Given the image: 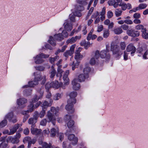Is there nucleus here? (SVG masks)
I'll return each instance as SVG.
<instances>
[{
	"mask_svg": "<svg viewBox=\"0 0 148 148\" xmlns=\"http://www.w3.org/2000/svg\"><path fill=\"white\" fill-rule=\"evenodd\" d=\"M38 56L40 57L41 58H46L49 57V55L45 54L43 53H41L38 54Z\"/></svg>",
	"mask_w": 148,
	"mask_h": 148,
	"instance_id": "40",
	"label": "nucleus"
},
{
	"mask_svg": "<svg viewBox=\"0 0 148 148\" xmlns=\"http://www.w3.org/2000/svg\"><path fill=\"white\" fill-rule=\"evenodd\" d=\"M47 109H44L42 108V110L40 111L39 114V117L40 118H42L46 114V111Z\"/></svg>",
	"mask_w": 148,
	"mask_h": 148,
	"instance_id": "36",
	"label": "nucleus"
},
{
	"mask_svg": "<svg viewBox=\"0 0 148 148\" xmlns=\"http://www.w3.org/2000/svg\"><path fill=\"white\" fill-rule=\"evenodd\" d=\"M100 55V54L99 53V51L98 50H97L95 52V58L96 59H98L99 57V56Z\"/></svg>",
	"mask_w": 148,
	"mask_h": 148,
	"instance_id": "54",
	"label": "nucleus"
},
{
	"mask_svg": "<svg viewBox=\"0 0 148 148\" xmlns=\"http://www.w3.org/2000/svg\"><path fill=\"white\" fill-rule=\"evenodd\" d=\"M77 95V93L76 91H72L70 92L69 94V96L70 98L69 99H71L72 102L73 101V99L75 100V103L76 102V100L75 97Z\"/></svg>",
	"mask_w": 148,
	"mask_h": 148,
	"instance_id": "20",
	"label": "nucleus"
},
{
	"mask_svg": "<svg viewBox=\"0 0 148 148\" xmlns=\"http://www.w3.org/2000/svg\"><path fill=\"white\" fill-rule=\"evenodd\" d=\"M46 80L45 75L43 76L39 75L36 77L33 81H29L28 82V85L23 86L24 88H26L29 87H34L35 86L37 85L38 84V82L41 81V84L43 85L45 84Z\"/></svg>",
	"mask_w": 148,
	"mask_h": 148,
	"instance_id": "1",
	"label": "nucleus"
},
{
	"mask_svg": "<svg viewBox=\"0 0 148 148\" xmlns=\"http://www.w3.org/2000/svg\"><path fill=\"white\" fill-rule=\"evenodd\" d=\"M51 84L52 87L58 88L62 86V83H59L58 81H55L54 82H51Z\"/></svg>",
	"mask_w": 148,
	"mask_h": 148,
	"instance_id": "22",
	"label": "nucleus"
},
{
	"mask_svg": "<svg viewBox=\"0 0 148 148\" xmlns=\"http://www.w3.org/2000/svg\"><path fill=\"white\" fill-rule=\"evenodd\" d=\"M126 50L128 52L132 51L131 54L134 53L136 51V49L132 44H129L127 47Z\"/></svg>",
	"mask_w": 148,
	"mask_h": 148,
	"instance_id": "12",
	"label": "nucleus"
},
{
	"mask_svg": "<svg viewBox=\"0 0 148 148\" xmlns=\"http://www.w3.org/2000/svg\"><path fill=\"white\" fill-rule=\"evenodd\" d=\"M81 37L80 36H76L75 37H72L71 39H68L66 41L67 43H72L75 42L77 39L80 38Z\"/></svg>",
	"mask_w": 148,
	"mask_h": 148,
	"instance_id": "23",
	"label": "nucleus"
},
{
	"mask_svg": "<svg viewBox=\"0 0 148 148\" xmlns=\"http://www.w3.org/2000/svg\"><path fill=\"white\" fill-rule=\"evenodd\" d=\"M88 75H84L83 74H80L78 77V80L79 82H81L84 81L85 79L88 78Z\"/></svg>",
	"mask_w": 148,
	"mask_h": 148,
	"instance_id": "21",
	"label": "nucleus"
},
{
	"mask_svg": "<svg viewBox=\"0 0 148 148\" xmlns=\"http://www.w3.org/2000/svg\"><path fill=\"white\" fill-rule=\"evenodd\" d=\"M8 142L3 141L0 144V148H8Z\"/></svg>",
	"mask_w": 148,
	"mask_h": 148,
	"instance_id": "30",
	"label": "nucleus"
},
{
	"mask_svg": "<svg viewBox=\"0 0 148 148\" xmlns=\"http://www.w3.org/2000/svg\"><path fill=\"white\" fill-rule=\"evenodd\" d=\"M63 37H66L68 36V33L66 31V30H64L62 31V33L61 34Z\"/></svg>",
	"mask_w": 148,
	"mask_h": 148,
	"instance_id": "55",
	"label": "nucleus"
},
{
	"mask_svg": "<svg viewBox=\"0 0 148 148\" xmlns=\"http://www.w3.org/2000/svg\"><path fill=\"white\" fill-rule=\"evenodd\" d=\"M59 110V107H57L56 108L54 107H52L51 108V110L50 111L52 113V114H53L54 115L55 114L56 115L57 113L58 112Z\"/></svg>",
	"mask_w": 148,
	"mask_h": 148,
	"instance_id": "27",
	"label": "nucleus"
},
{
	"mask_svg": "<svg viewBox=\"0 0 148 148\" xmlns=\"http://www.w3.org/2000/svg\"><path fill=\"white\" fill-rule=\"evenodd\" d=\"M75 45H72L70 47V50L66 51L64 54V56L68 58L69 56H71L74 53Z\"/></svg>",
	"mask_w": 148,
	"mask_h": 148,
	"instance_id": "7",
	"label": "nucleus"
},
{
	"mask_svg": "<svg viewBox=\"0 0 148 148\" xmlns=\"http://www.w3.org/2000/svg\"><path fill=\"white\" fill-rule=\"evenodd\" d=\"M127 34L129 36L133 37L138 36L140 35L139 31H136L133 29H129L127 30Z\"/></svg>",
	"mask_w": 148,
	"mask_h": 148,
	"instance_id": "5",
	"label": "nucleus"
},
{
	"mask_svg": "<svg viewBox=\"0 0 148 148\" xmlns=\"http://www.w3.org/2000/svg\"><path fill=\"white\" fill-rule=\"evenodd\" d=\"M61 95L60 94L57 93L54 96L53 99L55 100H58L61 98Z\"/></svg>",
	"mask_w": 148,
	"mask_h": 148,
	"instance_id": "47",
	"label": "nucleus"
},
{
	"mask_svg": "<svg viewBox=\"0 0 148 148\" xmlns=\"http://www.w3.org/2000/svg\"><path fill=\"white\" fill-rule=\"evenodd\" d=\"M140 17V14L139 13H135L133 15V17L135 18H139Z\"/></svg>",
	"mask_w": 148,
	"mask_h": 148,
	"instance_id": "61",
	"label": "nucleus"
},
{
	"mask_svg": "<svg viewBox=\"0 0 148 148\" xmlns=\"http://www.w3.org/2000/svg\"><path fill=\"white\" fill-rule=\"evenodd\" d=\"M69 73V71L68 70H66L65 72V73L64 75L63 78V80L65 81L66 80L67 82H65L64 84L67 85L68 84L69 79L68 78V76Z\"/></svg>",
	"mask_w": 148,
	"mask_h": 148,
	"instance_id": "25",
	"label": "nucleus"
},
{
	"mask_svg": "<svg viewBox=\"0 0 148 148\" xmlns=\"http://www.w3.org/2000/svg\"><path fill=\"white\" fill-rule=\"evenodd\" d=\"M40 106L45 110L47 109L48 107L50 106L49 103L47 101H45L43 103H41Z\"/></svg>",
	"mask_w": 148,
	"mask_h": 148,
	"instance_id": "29",
	"label": "nucleus"
},
{
	"mask_svg": "<svg viewBox=\"0 0 148 148\" xmlns=\"http://www.w3.org/2000/svg\"><path fill=\"white\" fill-rule=\"evenodd\" d=\"M63 72L64 71L60 68V66H59V67H58L57 69V72L56 74V76L57 77H59L60 79L62 77V74L63 73Z\"/></svg>",
	"mask_w": 148,
	"mask_h": 148,
	"instance_id": "28",
	"label": "nucleus"
},
{
	"mask_svg": "<svg viewBox=\"0 0 148 148\" xmlns=\"http://www.w3.org/2000/svg\"><path fill=\"white\" fill-rule=\"evenodd\" d=\"M41 95L36 94L32 99V101L33 103H34L37 101L38 99H41L42 97V93L41 92Z\"/></svg>",
	"mask_w": 148,
	"mask_h": 148,
	"instance_id": "19",
	"label": "nucleus"
},
{
	"mask_svg": "<svg viewBox=\"0 0 148 148\" xmlns=\"http://www.w3.org/2000/svg\"><path fill=\"white\" fill-rule=\"evenodd\" d=\"M121 28H122L124 30H128L129 28V26L126 25H123L121 26Z\"/></svg>",
	"mask_w": 148,
	"mask_h": 148,
	"instance_id": "59",
	"label": "nucleus"
},
{
	"mask_svg": "<svg viewBox=\"0 0 148 148\" xmlns=\"http://www.w3.org/2000/svg\"><path fill=\"white\" fill-rule=\"evenodd\" d=\"M111 51H112L113 54L116 55V57L121 56L123 53L119 49L117 45H111Z\"/></svg>",
	"mask_w": 148,
	"mask_h": 148,
	"instance_id": "4",
	"label": "nucleus"
},
{
	"mask_svg": "<svg viewBox=\"0 0 148 148\" xmlns=\"http://www.w3.org/2000/svg\"><path fill=\"white\" fill-rule=\"evenodd\" d=\"M63 148H72L71 143L68 144L67 142H64L62 144Z\"/></svg>",
	"mask_w": 148,
	"mask_h": 148,
	"instance_id": "33",
	"label": "nucleus"
},
{
	"mask_svg": "<svg viewBox=\"0 0 148 148\" xmlns=\"http://www.w3.org/2000/svg\"><path fill=\"white\" fill-rule=\"evenodd\" d=\"M57 136L59 137L60 140L61 141L64 138V134L62 133H60L58 132V133L57 134Z\"/></svg>",
	"mask_w": 148,
	"mask_h": 148,
	"instance_id": "49",
	"label": "nucleus"
},
{
	"mask_svg": "<svg viewBox=\"0 0 148 148\" xmlns=\"http://www.w3.org/2000/svg\"><path fill=\"white\" fill-rule=\"evenodd\" d=\"M147 5L146 4L140 3L139 4L138 7L140 10L145 9L147 7Z\"/></svg>",
	"mask_w": 148,
	"mask_h": 148,
	"instance_id": "44",
	"label": "nucleus"
},
{
	"mask_svg": "<svg viewBox=\"0 0 148 148\" xmlns=\"http://www.w3.org/2000/svg\"><path fill=\"white\" fill-rule=\"evenodd\" d=\"M7 121L6 119H4L0 123V126L2 127H4L7 125Z\"/></svg>",
	"mask_w": 148,
	"mask_h": 148,
	"instance_id": "37",
	"label": "nucleus"
},
{
	"mask_svg": "<svg viewBox=\"0 0 148 148\" xmlns=\"http://www.w3.org/2000/svg\"><path fill=\"white\" fill-rule=\"evenodd\" d=\"M52 87L51 82H48L45 85V88L47 92H49V89Z\"/></svg>",
	"mask_w": 148,
	"mask_h": 148,
	"instance_id": "38",
	"label": "nucleus"
},
{
	"mask_svg": "<svg viewBox=\"0 0 148 148\" xmlns=\"http://www.w3.org/2000/svg\"><path fill=\"white\" fill-rule=\"evenodd\" d=\"M77 2L80 4L83 5H86L87 4V3L85 1L78 0Z\"/></svg>",
	"mask_w": 148,
	"mask_h": 148,
	"instance_id": "57",
	"label": "nucleus"
},
{
	"mask_svg": "<svg viewBox=\"0 0 148 148\" xmlns=\"http://www.w3.org/2000/svg\"><path fill=\"white\" fill-rule=\"evenodd\" d=\"M38 117V114L37 113L33 118H30L29 119L28 123L29 124H32L31 127H34L35 126V124L37 122Z\"/></svg>",
	"mask_w": 148,
	"mask_h": 148,
	"instance_id": "6",
	"label": "nucleus"
},
{
	"mask_svg": "<svg viewBox=\"0 0 148 148\" xmlns=\"http://www.w3.org/2000/svg\"><path fill=\"white\" fill-rule=\"evenodd\" d=\"M72 132V130L70 129L69 131L67 130L65 133V134L66 136H68V139L69 140L72 141V144L75 145L77 144L78 139L75 136L74 134H70V133Z\"/></svg>",
	"mask_w": 148,
	"mask_h": 148,
	"instance_id": "3",
	"label": "nucleus"
},
{
	"mask_svg": "<svg viewBox=\"0 0 148 148\" xmlns=\"http://www.w3.org/2000/svg\"><path fill=\"white\" fill-rule=\"evenodd\" d=\"M90 68L89 67H87L85 68L84 70V72L85 75H88V73L90 71Z\"/></svg>",
	"mask_w": 148,
	"mask_h": 148,
	"instance_id": "41",
	"label": "nucleus"
},
{
	"mask_svg": "<svg viewBox=\"0 0 148 148\" xmlns=\"http://www.w3.org/2000/svg\"><path fill=\"white\" fill-rule=\"evenodd\" d=\"M56 73V71L55 70H52L50 73V77L51 78H53Z\"/></svg>",
	"mask_w": 148,
	"mask_h": 148,
	"instance_id": "51",
	"label": "nucleus"
},
{
	"mask_svg": "<svg viewBox=\"0 0 148 148\" xmlns=\"http://www.w3.org/2000/svg\"><path fill=\"white\" fill-rule=\"evenodd\" d=\"M53 38L55 40L58 41H61L64 39V38L62 36V34L59 33L55 34Z\"/></svg>",
	"mask_w": 148,
	"mask_h": 148,
	"instance_id": "24",
	"label": "nucleus"
},
{
	"mask_svg": "<svg viewBox=\"0 0 148 148\" xmlns=\"http://www.w3.org/2000/svg\"><path fill=\"white\" fill-rule=\"evenodd\" d=\"M47 123V120L46 119H44L40 122V124L41 125L45 126Z\"/></svg>",
	"mask_w": 148,
	"mask_h": 148,
	"instance_id": "56",
	"label": "nucleus"
},
{
	"mask_svg": "<svg viewBox=\"0 0 148 148\" xmlns=\"http://www.w3.org/2000/svg\"><path fill=\"white\" fill-rule=\"evenodd\" d=\"M142 37L145 39H148V30L146 29L145 31L142 33Z\"/></svg>",
	"mask_w": 148,
	"mask_h": 148,
	"instance_id": "32",
	"label": "nucleus"
},
{
	"mask_svg": "<svg viewBox=\"0 0 148 148\" xmlns=\"http://www.w3.org/2000/svg\"><path fill=\"white\" fill-rule=\"evenodd\" d=\"M81 48H78L77 49L75 52V58L76 59H78L80 58H82L83 56L81 55L80 53V51L82 50Z\"/></svg>",
	"mask_w": 148,
	"mask_h": 148,
	"instance_id": "18",
	"label": "nucleus"
},
{
	"mask_svg": "<svg viewBox=\"0 0 148 148\" xmlns=\"http://www.w3.org/2000/svg\"><path fill=\"white\" fill-rule=\"evenodd\" d=\"M65 30L68 31H71L72 29V26L71 23L68 22H65L64 24Z\"/></svg>",
	"mask_w": 148,
	"mask_h": 148,
	"instance_id": "17",
	"label": "nucleus"
},
{
	"mask_svg": "<svg viewBox=\"0 0 148 148\" xmlns=\"http://www.w3.org/2000/svg\"><path fill=\"white\" fill-rule=\"evenodd\" d=\"M75 15L74 14H70L69 16L70 20L73 21L75 20Z\"/></svg>",
	"mask_w": 148,
	"mask_h": 148,
	"instance_id": "64",
	"label": "nucleus"
},
{
	"mask_svg": "<svg viewBox=\"0 0 148 148\" xmlns=\"http://www.w3.org/2000/svg\"><path fill=\"white\" fill-rule=\"evenodd\" d=\"M8 138L12 143L13 144L18 143V134H17L16 136L14 137L9 136Z\"/></svg>",
	"mask_w": 148,
	"mask_h": 148,
	"instance_id": "15",
	"label": "nucleus"
},
{
	"mask_svg": "<svg viewBox=\"0 0 148 148\" xmlns=\"http://www.w3.org/2000/svg\"><path fill=\"white\" fill-rule=\"evenodd\" d=\"M42 147L43 148H51L52 145L50 143L48 144L46 142H44L42 146Z\"/></svg>",
	"mask_w": 148,
	"mask_h": 148,
	"instance_id": "34",
	"label": "nucleus"
},
{
	"mask_svg": "<svg viewBox=\"0 0 148 148\" xmlns=\"http://www.w3.org/2000/svg\"><path fill=\"white\" fill-rule=\"evenodd\" d=\"M71 119V116L70 115L67 114L65 116L64 118V120L66 122L68 121Z\"/></svg>",
	"mask_w": 148,
	"mask_h": 148,
	"instance_id": "53",
	"label": "nucleus"
},
{
	"mask_svg": "<svg viewBox=\"0 0 148 148\" xmlns=\"http://www.w3.org/2000/svg\"><path fill=\"white\" fill-rule=\"evenodd\" d=\"M107 51L105 50L101 51L100 53V56L101 58H110V55L109 53H108L107 55V52H108V51L107 48H106Z\"/></svg>",
	"mask_w": 148,
	"mask_h": 148,
	"instance_id": "14",
	"label": "nucleus"
},
{
	"mask_svg": "<svg viewBox=\"0 0 148 148\" xmlns=\"http://www.w3.org/2000/svg\"><path fill=\"white\" fill-rule=\"evenodd\" d=\"M71 99H69L67 101L68 104L65 106V109L67 111L68 113L72 114L75 111L73 108V104L75 103V100L73 99V101L72 102Z\"/></svg>",
	"mask_w": 148,
	"mask_h": 148,
	"instance_id": "2",
	"label": "nucleus"
},
{
	"mask_svg": "<svg viewBox=\"0 0 148 148\" xmlns=\"http://www.w3.org/2000/svg\"><path fill=\"white\" fill-rule=\"evenodd\" d=\"M20 114H21L24 115L25 116L29 115V111L28 110H21L20 112Z\"/></svg>",
	"mask_w": 148,
	"mask_h": 148,
	"instance_id": "45",
	"label": "nucleus"
},
{
	"mask_svg": "<svg viewBox=\"0 0 148 148\" xmlns=\"http://www.w3.org/2000/svg\"><path fill=\"white\" fill-rule=\"evenodd\" d=\"M72 84L73 89L75 90H77L80 88V84L77 83V79H75L73 80Z\"/></svg>",
	"mask_w": 148,
	"mask_h": 148,
	"instance_id": "11",
	"label": "nucleus"
},
{
	"mask_svg": "<svg viewBox=\"0 0 148 148\" xmlns=\"http://www.w3.org/2000/svg\"><path fill=\"white\" fill-rule=\"evenodd\" d=\"M34 106L33 103H31L30 105L28 106V110H27L29 111V112H32L34 109Z\"/></svg>",
	"mask_w": 148,
	"mask_h": 148,
	"instance_id": "43",
	"label": "nucleus"
},
{
	"mask_svg": "<svg viewBox=\"0 0 148 148\" xmlns=\"http://www.w3.org/2000/svg\"><path fill=\"white\" fill-rule=\"evenodd\" d=\"M47 116L49 120V122H51L53 125H55L56 118L54 115L52 114L50 111H49L47 113Z\"/></svg>",
	"mask_w": 148,
	"mask_h": 148,
	"instance_id": "9",
	"label": "nucleus"
},
{
	"mask_svg": "<svg viewBox=\"0 0 148 148\" xmlns=\"http://www.w3.org/2000/svg\"><path fill=\"white\" fill-rule=\"evenodd\" d=\"M5 118L8 119L10 122H12L14 123L17 121L16 117L13 115V113L12 112L9 113L5 116Z\"/></svg>",
	"mask_w": 148,
	"mask_h": 148,
	"instance_id": "8",
	"label": "nucleus"
},
{
	"mask_svg": "<svg viewBox=\"0 0 148 148\" xmlns=\"http://www.w3.org/2000/svg\"><path fill=\"white\" fill-rule=\"evenodd\" d=\"M109 32L108 30L105 31L103 34V37L105 38H107L109 36Z\"/></svg>",
	"mask_w": 148,
	"mask_h": 148,
	"instance_id": "52",
	"label": "nucleus"
},
{
	"mask_svg": "<svg viewBox=\"0 0 148 148\" xmlns=\"http://www.w3.org/2000/svg\"><path fill=\"white\" fill-rule=\"evenodd\" d=\"M120 47L122 50H124L126 47L125 43L124 42H121L120 44Z\"/></svg>",
	"mask_w": 148,
	"mask_h": 148,
	"instance_id": "50",
	"label": "nucleus"
},
{
	"mask_svg": "<svg viewBox=\"0 0 148 148\" xmlns=\"http://www.w3.org/2000/svg\"><path fill=\"white\" fill-rule=\"evenodd\" d=\"M74 124V121L73 120H70L67 123V126L69 128L72 127Z\"/></svg>",
	"mask_w": 148,
	"mask_h": 148,
	"instance_id": "42",
	"label": "nucleus"
},
{
	"mask_svg": "<svg viewBox=\"0 0 148 148\" xmlns=\"http://www.w3.org/2000/svg\"><path fill=\"white\" fill-rule=\"evenodd\" d=\"M34 62L36 64H41L45 61V60L40 57L38 55L34 57Z\"/></svg>",
	"mask_w": 148,
	"mask_h": 148,
	"instance_id": "13",
	"label": "nucleus"
},
{
	"mask_svg": "<svg viewBox=\"0 0 148 148\" xmlns=\"http://www.w3.org/2000/svg\"><path fill=\"white\" fill-rule=\"evenodd\" d=\"M77 9L80 11L83 10L84 9V8L83 6L81 5H79L77 6Z\"/></svg>",
	"mask_w": 148,
	"mask_h": 148,
	"instance_id": "62",
	"label": "nucleus"
},
{
	"mask_svg": "<svg viewBox=\"0 0 148 148\" xmlns=\"http://www.w3.org/2000/svg\"><path fill=\"white\" fill-rule=\"evenodd\" d=\"M122 11L118 9H116L115 11V13L116 16L117 17L120 16L121 14Z\"/></svg>",
	"mask_w": 148,
	"mask_h": 148,
	"instance_id": "48",
	"label": "nucleus"
},
{
	"mask_svg": "<svg viewBox=\"0 0 148 148\" xmlns=\"http://www.w3.org/2000/svg\"><path fill=\"white\" fill-rule=\"evenodd\" d=\"M18 128V124H17L16 126H15L13 128L10 130V132H9L8 130H5L3 132V134H8V135H11L14 134L16 131L17 130Z\"/></svg>",
	"mask_w": 148,
	"mask_h": 148,
	"instance_id": "16",
	"label": "nucleus"
},
{
	"mask_svg": "<svg viewBox=\"0 0 148 148\" xmlns=\"http://www.w3.org/2000/svg\"><path fill=\"white\" fill-rule=\"evenodd\" d=\"M115 2V0H110L108 1V3L109 5H113Z\"/></svg>",
	"mask_w": 148,
	"mask_h": 148,
	"instance_id": "60",
	"label": "nucleus"
},
{
	"mask_svg": "<svg viewBox=\"0 0 148 148\" xmlns=\"http://www.w3.org/2000/svg\"><path fill=\"white\" fill-rule=\"evenodd\" d=\"M36 139H31L30 141L28 143V145L27 147L28 148H29L30 147L31 145L32 144H34L36 141Z\"/></svg>",
	"mask_w": 148,
	"mask_h": 148,
	"instance_id": "39",
	"label": "nucleus"
},
{
	"mask_svg": "<svg viewBox=\"0 0 148 148\" xmlns=\"http://www.w3.org/2000/svg\"><path fill=\"white\" fill-rule=\"evenodd\" d=\"M35 68L36 70L39 71H44L45 69L44 67L40 66H36L35 67Z\"/></svg>",
	"mask_w": 148,
	"mask_h": 148,
	"instance_id": "46",
	"label": "nucleus"
},
{
	"mask_svg": "<svg viewBox=\"0 0 148 148\" xmlns=\"http://www.w3.org/2000/svg\"><path fill=\"white\" fill-rule=\"evenodd\" d=\"M113 16V13L111 11H109L107 13V16L108 18H111Z\"/></svg>",
	"mask_w": 148,
	"mask_h": 148,
	"instance_id": "63",
	"label": "nucleus"
},
{
	"mask_svg": "<svg viewBox=\"0 0 148 148\" xmlns=\"http://www.w3.org/2000/svg\"><path fill=\"white\" fill-rule=\"evenodd\" d=\"M114 32L116 34H119L123 32V30L121 27H119L114 29Z\"/></svg>",
	"mask_w": 148,
	"mask_h": 148,
	"instance_id": "31",
	"label": "nucleus"
},
{
	"mask_svg": "<svg viewBox=\"0 0 148 148\" xmlns=\"http://www.w3.org/2000/svg\"><path fill=\"white\" fill-rule=\"evenodd\" d=\"M27 102V100L24 98L19 99V108L22 109L26 106V103Z\"/></svg>",
	"mask_w": 148,
	"mask_h": 148,
	"instance_id": "10",
	"label": "nucleus"
},
{
	"mask_svg": "<svg viewBox=\"0 0 148 148\" xmlns=\"http://www.w3.org/2000/svg\"><path fill=\"white\" fill-rule=\"evenodd\" d=\"M31 139V137L29 136H26L23 139V141L24 143L26 142L28 143Z\"/></svg>",
	"mask_w": 148,
	"mask_h": 148,
	"instance_id": "58",
	"label": "nucleus"
},
{
	"mask_svg": "<svg viewBox=\"0 0 148 148\" xmlns=\"http://www.w3.org/2000/svg\"><path fill=\"white\" fill-rule=\"evenodd\" d=\"M50 39L49 40V42L51 45L54 46L56 45V43L55 42V40L52 36L50 37Z\"/></svg>",
	"mask_w": 148,
	"mask_h": 148,
	"instance_id": "35",
	"label": "nucleus"
},
{
	"mask_svg": "<svg viewBox=\"0 0 148 148\" xmlns=\"http://www.w3.org/2000/svg\"><path fill=\"white\" fill-rule=\"evenodd\" d=\"M58 132L59 131L58 130H56V129L54 128H52L50 130V136L52 137H54L56 134L57 135Z\"/></svg>",
	"mask_w": 148,
	"mask_h": 148,
	"instance_id": "26",
	"label": "nucleus"
}]
</instances>
